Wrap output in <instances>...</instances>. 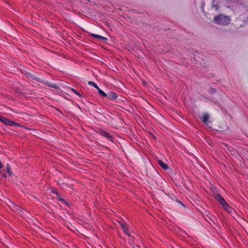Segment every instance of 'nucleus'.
I'll use <instances>...</instances> for the list:
<instances>
[{
	"label": "nucleus",
	"instance_id": "nucleus-21",
	"mask_svg": "<svg viewBox=\"0 0 248 248\" xmlns=\"http://www.w3.org/2000/svg\"><path fill=\"white\" fill-rule=\"evenodd\" d=\"M60 185L62 184V182H61V180L59 181V182H58Z\"/></svg>",
	"mask_w": 248,
	"mask_h": 248
},
{
	"label": "nucleus",
	"instance_id": "nucleus-6",
	"mask_svg": "<svg viewBox=\"0 0 248 248\" xmlns=\"http://www.w3.org/2000/svg\"><path fill=\"white\" fill-rule=\"evenodd\" d=\"M202 122L205 124H207L209 118V115L207 113H204L202 117L200 118Z\"/></svg>",
	"mask_w": 248,
	"mask_h": 248
},
{
	"label": "nucleus",
	"instance_id": "nucleus-7",
	"mask_svg": "<svg viewBox=\"0 0 248 248\" xmlns=\"http://www.w3.org/2000/svg\"><path fill=\"white\" fill-rule=\"evenodd\" d=\"M100 134L106 138L108 140H111V139H112V137L109 134V133H108L106 131H101L100 132Z\"/></svg>",
	"mask_w": 248,
	"mask_h": 248
},
{
	"label": "nucleus",
	"instance_id": "nucleus-10",
	"mask_svg": "<svg viewBox=\"0 0 248 248\" xmlns=\"http://www.w3.org/2000/svg\"><path fill=\"white\" fill-rule=\"evenodd\" d=\"M158 163L159 164V165L164 170H167L169 169V167L168 165L164 162H163V161L161 160H159L158 161Z\"/></svg>",
	"mask_w": 248,
	"mask_h": 248
},
{
	"label": "nucleus",
	"instance_id": "nucleus-4",
	"mask_svg": "<svg viewBox=\"0 0 248 248\" xmlns=\"http://www.w3.org/2000/svg\"><path fill=\"white\" fill-rule=\"evenodd\" d=\"M117 94L112 92H108L106 93L105 97H107L111 100H114L117 97Z\"/></svg>",
	"mask_w": 248,
	"mask_h": 248
},
{
	"label": "nucleus",
	"instance_id": "nucleus-16",
	"mask_svg": "<svg viewBox=\"0 0 248 248\" xmlns=\"http://www.w3.org/2000/svg\"><path fill=\"white\" fill-rule=\"evenodd\" d=\"M99 93L102 96L105 97L107 93H105L104 91H103L102 90H101L100 92H99Z\"/></svg>",
	"mask_w": 248,
	"mask_h": 248
},
{
	"label": "nucleus",
	"instance_id": "nucleus-20",
	"mask_svg": "<svg viewBox=\"0 0 248 248\" xmlns=\"http://www.w3.org/2000/svg\"><path fill=\"white\" fill-rule=\"evenodd\" d=\"M3 175V177H4V178H6V176L5 174H4V173L2 174Z\"/></svg>",
	"mask_w": 248,
	"mask_h": 248
},
{
	"label": "nucleus",
	"instance_id": "nucleus-9",
	"mask_svg": "<svg viewBox=\"0 0 248 248\" xmlns=\"http://www.w3.org/2000/svg\"><path fill=\"white\" fill-rule=\"evenodd\" d=\"M223 207L228 213H230L232 212L233 209L227 202L223 206Z\"/></svg>",
	"mask_w": 248,
	"mask_h": 248
},
{
	"label": "nucleus",
	"instance_id": "nucleus-5",
	"mask_svg": "<svg viewBox=\"0 0 248 248\" xmlns=\"http://www.w3.org/2000/svg\"><path fill=\"white\" fill-rule=\"evenodd\" d=\"M9 203H8V205L9 206L10 208H11L13 210H19L20 207L13 203L12 202L10 201H8Z\"/></svg>",
	"mask_w": 248,
	"mask_h": 248
},
{
	"label": "nucleus",
	"instance_id": "nucleus-22",
	"mask_svg": "<svg viewBox=\"0 0 248 248\" xmlns=\"http://www.w3.org/2000/svg\"><path fill=\"white\" fill-rule=\"evenodd\" d=\"M60 185L62 184V182H61V180L59 181V182H58Z\"/></svg>",
	"mask_w": 248,
	"mask_h": 248
},
{
	"label": "nucleus",
	"instance_id": "nucleus-8",
	"mask_svg": "<svg viewBox=\"0 0 248 248\" xmlns=\"http://www.w3.org/2000/svg\"><path fill=\"white\" fill-rule=\"evenodd\" d=\"M90 35H91V36L93 37L94 38H95L101 40H103V41H107V40H108L107 38L105 37L102 36L100 35H98V34H94V33H91L90 34Z\"/></svg>",
	"mask_w": 248,
	"mask_h": 248
},
{
	"label": "nucleus",
	"instance_id": "nucleus-19",
	"mask_svg": "<svg viewBox=\"0 0 248 248\" xmlns=\"http://www.w3.org/2000/svg\"><path fill=\"white\" fill-rule=\"evenodd\" d=\"M96 89L97 90L98 93L100 92L101 89L99 88V87H98V89Z\"/></svg>",
	"mask_w": 248,
	"mask_h": 248
},
{
	"label": "nucleus",
	"instance_id": "nucleus-17",
	"mask_svg": "<svg viewBox=\"0 0 248 248\" xmlns=\"http://www.w3.org/2000/svg\"><path fill=\"white\" fill-rule=\"evenodd\" d=\"M240 17H240L241 19L242 20H243L244 21L246 22V21H248V16H246L245 18V17H243V16H241Z\"/></svg>",
	"mask_w": 248,
	"mask_h": 248
},
{
	"label": "nucleus",
	"instance_id": "nucleus-23",
	"mask_svg": "<svg viewBox=\"0 0 248 248\" xmlns=\"http://www.w3.org/2000/svg\"><path fill=\"white\" fill-rule=\"evenodd\" d=\"M33 78L34 79H36V80H37V81H39L38 79L36 78Z\"/></svg>",
	"mask_w": 248,
	"mask_h": 248
},
{
	"label": "nucleus",
	"instance_id": "nucleus-14",
	"mask_svg": "<svg viewBox=\"0 0 248 248\" xmlns=\"http://www.w3.org/2000/svg\"><path fill=\"white\" fill-rule=\"evenodd\" d=\"M88 83L89 85H92V86H93L95 89H98V86L94 82L92 81H90L88 82Z\"/></svg>",
	"mask_w": 248,
	"mask_h": 248
},
{
	"label": "nucleus",
	"instance_id": "nucleus-1",
	"mask_svg": "<svg viewBox=\"0 0 248 248\" xmlns=\"http://www.w3.org/2000/svg\"><path fill=\"white\" fill-rule=\"evenodd\" d=\"M214 21L217 24L227 25L229 24L231 19L229 16L223 15H219L214 16Z\"/></svg>",
	"mask_w": 248,
	"mask_h": 248
},
{
	"label": "nucleus",
	"instance_id": "nucleus-11",
	"mask_svg": "<svg viewBox=\"0 0 248 248\" xmlns=\"http://www.w3.org/2000/svg\"><path fill=\"white\" fill-rule=\"evenodd\" d=\"M45 84L54 89H59V86L53 83H49L47 81L44 82Z\"/></svg>",
	"mask_w": 248,
	"mask_h": 248
},
{
	"label": "nucleus",
	"instance_id": "nucleus-2",
	"mask_svg": "<svg viewBox=\"0 0 248 248\" xmlns=\"http://www.w3.org/2000/svg\"><path fill=\"white\" fill-rule=\"evenodd\" d=\"M0 121L4 124L6 125L13 126L16 124V123L13 121H10L9 119L0 116Z\"/></svg>",
	"mask_w": 248,
	"mask_h": 248
},
{
	"label": "nucleus",
	"instance_id": "nucleus-15",
	"mask_svg": "<svg viewBox=\"0 0 248 248\" xmlns=\"http://www.w3.org/2000/svg\"><path fill=\"white\" fill-rule=\"evenodd\" d=\"M71 91L75 93L76 94V95H77L78 96H79V97H81V95L80 94V93L78 92L77 91V90H75L74 89H71Z\"/></svg>",
	"mask_w": 248,
	"mask_h": 248
},
{
	"label": "nucleus",
	"instance_id": "nucleus-3",
	"mask_svg": "<svg viewBox=\"0 0 248 248\" xmlns=\"http://www.w3.org/2000/svg\"><path fill=\"white\" fill-rule=\"evenodd\" d=\"M215 199L223 206L226 202L224 198L220 195L217 194L215 196Z\"/></svg>",
	"mask_w": 248,
	"mask_h": 248
},
{
	"label": "nucleus",
	"instance_id": "nucleus-18",
	"mask_svg": "<svg viewBox=\"0 0 248 248\" xmlns=\"http://www.w3.org/2000/svg\"><path fill=\"white\" fill-rule=\"evenodd\" d=\"M216 92V91L215 89H210V90H209V93L211 94H213L214 93H215Z\"/></svg>",
	"mask_w": 248,
	"mask_h": 248
},
{
	"label": "nucleus",
	"instance_id": "nucleus-13",
	"mask_svg": "<svg viewBox=\"0 0 248 248\" xmlns=\"http://www.w3.org/2000/svg\"><path fill=\"white\" fill-rule=\"evenodd\" d=\"M5 171H6L7 173L9 174V175H12V171L10 170V166L8 164H7Z\"/></svg>",
	"mask_w": 248,
	"mask_h": 248
},
{
	"label": "nucleus",
	"instance_id": "nucleus-12",
	"mask_svg": "<svg viewBox=\"0 0 248 248\" xmlns=\"http://www.w3.org/2000/svg\"><path fill=\"white\" fill-rule=\"evenodd\" d=\"M120 226H121L122 229H123V231L126 234H127L129 236H130L129 234L127 232V228L124 226V225L122 223H120Z\"/></svg>",
	"mask_w": 248,
	"mask_h": 248
}]
</instances>
